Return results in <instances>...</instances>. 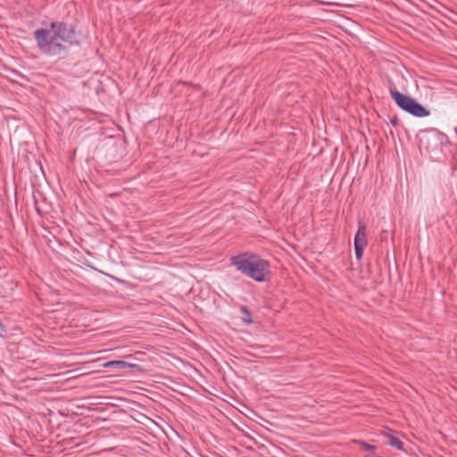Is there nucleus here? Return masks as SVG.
I'll use <instances>...</instances> for the list:
<instances>
[{
    "mask_svg": "<svg viewBox=\"0 0 457 457\" xmlns=\"http://www.w3.org/2000/svg\"><path fill=\"white\" fill-rule=\"evenodd\" d=\"M50 28L51 29H36L34 38L42 53L51 56L61 54L65 51V46L58 39L70 44L74 43V29L65 22H52Z\"/></svg>",
    "mask_w": 457,
    "mask_h": 457,
    "instance_id": "nucleus-1",
    "label": "nucleus"
},
{
    "mask_svg": "<svg viewBox=\"0 0 457 457\" xmlns=\"http://www.w3.org/2000/svg\"><path fill=\"white\" fill-rule=\"evenodd\" d=\"M230 263L241 274L257 281L263 282L270 274V263L258 254L245 252L230 258Z\"/></svg>",
    "mask_w": 457,
    "mask_h": 457,
    "instance_id": "nucleus-2",
    "label": "nucleus"
},
{
    "mask_svg": "<svg viewBox=\"0 0 457 457\" xmlns=\"http://www.w3.org/2000/svg\"><path fill=\"white\" fill-rule=\"evenodd\" d=\"M389 93L396 105L403 111L419 118L427 117L429 115V111L419 104L412 97L402 94L401 92L395 89H390Z\"/></svg>",
    "mask_w": 457,
    "mask_h": 457,
    "instance_id": "nucleus-3",
    "label": "nucleus"
},
{
    "mask_svg": "<svg viewBox=\"0 0 457 457\" xmlns=\"http://www.w3.org/2000/svg\"><path fill=\"white\" fill-rule=\"evenodd\" d=\"M358 244L361 245H367V239H366V227L361 222H359V228L357 230V233L354 237V245Z\"/></svg>",
    "mask_w": 457,
    "mask_h": 457,
    "instance_id": "nucleus-4",
    "label": "nucleus"
},
{
    "mask_svg": "<svg viewBox=\"0 0 457 457\" xmlns=\"http://www.w3.org/2000/svg\"><path fill=\"white\" fill-rule=\"evenodd\" d=\"M131 364H129L128 362L124 361H110L103 364L104 368H120V369H125L128 367H131Z\"/></svg>",
    "mask_w": 457,
    "mask_h": 457,
    "instance_id": "nucleus-5",
    "label": "nucleus"
},
{
    "mask_svg": "<svg viewBox=\"0 0 457 457\" xmlns=\"http://www.w3.org/2000/svg\"><path fill=\"white\" fill-rule=\"evenodd\" d=\"M387 444L391 446L400 450L403 448V442L392 433H388L386 436Z\"/></svg>",
    "mask_w": 457,
    "mask_h": 457,
    "instance_id": "nucleus-6",
    "label": "nucleus"
},
{
    "mask_svg": "<svg viewBox=\"0 0 457 457\" xmlns=\"http://www.w3.org/2000/svg\"><path fill=\"white\" fill-rule=\"evenodd\" d=\"M240 312H241V320L242 321L245 323V324H251L253 322L252 320V315L249 312V310L247 309L246 306H241L240 307Z\"/></svg>",
    "mask_w": 457,
    "mask_h": 457,
    "instance_id": "nucleus-7",
    "label": "nucleus"
},
{
    "mask_svg": "<svg viewBox=\"0 0 457 457\" xmlns=\"http://www.w3.org/2000/svg\"><path fill=\"white\" fill-rule=\"evenodd\" d=\"M366 245H361L358 244L354 245L355 256L358 260H360L363 254V250Z\"/></svg>",
    "mask_w": 457,
    "mask_h": 457,
    "instance_id": "nucleus-8",
    "label": "nucleus"
},
{
    "mask_svg": "<svg viewBox=\"0 0 457 457\" xmlns=\"http://www.w3.org/2000/svg\"><path fill=\"white\" fill-rule=\"evenodd\" d=\"M358 444L361 445V449L368 452H374L375 446L372 445H370L363 441H359Z\"/></svg>",
    "mask_w": 457,
    "mask_h": 457,
    "instance_id": "nucleus-9",
    "label": "nucleus"
},
{
    "mask_svg": "<svg viewBox=\"0 0 457 457\" xmlns=\"http://www.w3.org/2000/svg\"><path fill=\"white\" fill-rule=\"evenodd\" d=\"M431 140H432V141H434V142L436 144V141H437V140H436V138L435 137H433L431 138Z\"/></svg>",
    "mask_w": 457,
    "mask_h": 457,
    "instance_id": "nucleus-10",
    "label": "nucleus"
}]
</instances>
